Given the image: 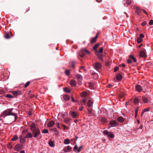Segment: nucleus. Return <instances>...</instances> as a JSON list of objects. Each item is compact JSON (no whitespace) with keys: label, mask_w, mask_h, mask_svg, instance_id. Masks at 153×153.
I'll return each mask as SVG.
<instances>
[{"label":"nucleus","mask_w":153,"mask_h":153,"mask_svg":"<svg viewBox=\"0 0 153 153\" xmlns=\"http://www.w3.org/2000/svg\"><path fill=\"white\" fill-rule=\"evenodd\" d=\"M30 129L32 131V133L34 138L37 137L39 135L41 134L39 129L36 127L34 123H32L30 126Z\"/></svg>","instance_id":"f257e3e1"},{"label":"nucleus","mask_w":153,"mask_h":153,"mask_svg":"<svg viewBox=\"0 0 153 153\" xmlns=\"http://www.w3.org/2000/svg\"><path fill=\"white\" fill-rule=\"evenodd\" d=\"M13 109L10 108L7 109L4 111L1 114V116L5 118L6 116L9 115H13L14 116L15 118V120L17 118L16 114L12 112Z\"/></svg>","instance_id":"f03ea898"},{"label":"nucleus","mask_w":153,"mask_h":153,"mask_svg":"<svg viewBox=\"0 0 153 153\" xmlns=\"http://www.w3.org/2000/svg\"><path fill=\"white\" fill-rule=\"evenodd\" d=\"M86 53L89 54L90 52L86 49H82L79 51L78 53V55L79 56L83 57L84 56Z\"/></svg>","instance_id":"7ed1b4c3"},{"label":"nucleus","mask_w":153,"mask_h":153,"mask_svg":"<svg viewBox=\"0 0 153 153\" xmlns=\"http://www.w3.org/2000/svg\"><path fill=\"white\" fill-rule=\"evenodd\" d=\"M134 9L135 10L136 13L138 15H141V13H142V9L137 6H134Z\"/></svg>","instance_id":"20e7f679"},{"label":"nucleus","mask_w":153,"mask_h":153,"mask_svg":"<svg viewBox=\"0 0 153 153\" xmlns=\"http://www.w3.org/2000/svg\"><path fill=\"white\" fill-rule=\"evenodd\" d=\"M103 134L104 135H107L108 137L113 138L114 137V135L111 132H109L107 130L104 131Z\"/></svg>","instance_id":"39448f33"},{"label":"nucleus","mask_w":153,"mask_h":153,"mask_svg":"<svg viewBox=\"0 0 153 153\" xmlns=\"http://www.w3.org/2000/svg\"><path fill=\"white\" fill-rule=\"evenodd\" d=\"M12 92L14 96L15 97H17L18 96L22 94L21 91H13Z\"/></svg>","instance_id":"423d86ee"},{"label":"nucleus","mask_w":153,"mask_h":153,"mask_svg":"<svg viewBox=\"0 0 153 153\" xmlns=\"http://www.w3.org/2000/svg\"><path fill=\"white\" fill-rule=\"evenodd\" d=\"M102 65L99 62H96L95 65H94V67L97 70L100 69Z\"/></svg>","instance_id":"0eeeda50"},{"label":"nucleus","mask_w":153,"mask_h":153,"mask_svg":"<svg viewBox=\"0 0 153 153\" xmlns=\"http://www.w3.org/2000/svg\"><path fill=\"white\" fill-rule=\"evenodd\" d=\"M145 50H142L140 52V55L142 57L146 58L147 57V55L146 53Z\"/></svg>","instance_id":"6e6552de"},{"label":"nucleus","mask_w":153,"mask_h":153,"mask_svg":"<svg viewBox=\"0 0 153 153\" xmlns=\"http://www.w3.org/2000/svg\"><path fill=\"white\" fill-rule=\"evenodd\" d=\"M109 124L110 127L116 126L118 125L117 123L115 120L110 121L109 122Z\"/></svg>","instance_id":"1a4fd4ad"},{"label":"nucleus","mask_w":153,"mask_h":153,"mask_svg":"<svg viewBox=\"0 0 153 153\" xmlns=\"http://www.w3.org/2000/svg\"><path fill=\"white\" fill-rule=\"evenodd\" d=\"M22 149V145L18 144L16 145L15 147V150L19 151Z\"/></svg>","instance_id":"9d476101"},{"label":"nucleus","mask_w":153,"mask_h":153,"mask_svg":"<svg viewBox=\"0 0 153 153\" xmlns=\"http://www.w3.org/2000/svg\"><path fill=\"white\" fill-rule=\"evenodd\" d=\"M95 54L97 56L98 58L102 61H103V55L101 54H99L98 52L95 53Z\"/></svg>","instance_id":"9b49d317"},{"label":"nucleus","mask_w":153,"mask_h":153,"mask_svg":"<svg viewBox=\"0 0 153 153\" xmlns=\"http://www.w3.org/2000/svg\"><path fill=\"white\" fill-rule=\"evenodd\" d=\"M72 150V147L69 146H67V147L64 149V152H70Z\"/></svg>","instance_id":"f8f14e48"},{"label":"nucleus","mask_w":153,"mask_h":153,"mask_svg":"<svg viewBox=\"0 0 153 153\" xmlns=\"http://www.w3.org/2000/svg\"><path fill=\"white\" fill-rule=\"evenodd\" d=\"M124 1V5L127 6L130 5L131 2V0H123Z\"/></svg>","instance_id":"ddd939ff"},{"label":"nucleus","mask_w":153,"mask_h":153,"mask_svg":"<svg viewBox=\"0 0 153 153\" xmlns=\"http://www.w3.org/2000/svg\"><path fill=\"white\" fill-rule=\"evenodd\" d=\"M136 89L138 92L142 91V87L140 85H137L135 87Z\"/></svg>","instance_id":"4468645a"},{"label":"nucleus","mask_w":153,"mask_h":153,"mask_svg":"<svg viewBox=\"0 0 153 153\" xmlns=\"http://www.w3.org/2000/svg\"><path fill=\"white\" fill-rule=\"evenodd\" d=\"M55 124V122L53 121H50L48 125V126L49 127H52Z\"/></svg>","instance_id":"2eb2a0df"},{"label":"nucleus","mask_w":153,"mask_h":153,"mask_svg":"<svg viewBox=\"0 0 153 153\" xmlns=\"http://www.w3.org/2000/svg\"><path fill=\"white\" fill-rule=\"evenodd\" d=\"M70 84L72 86L74 87L76 85V82L75 80H72L70 81Z\"/></svg>","instance_id":"dca6fc26"},{"label":"nucleus","mask_w":153,"mask_h":153,"mask_svg":"<svg viewBox=\"0 0 153 153\" xmlns=\"http://www.w3.org/2000/svg\"><path fill=\"white\" fill-rule=\"evenodd\" d=\"M100 45L99 44H96L95 46L93 47V49L95 51V53H97V52H98L97 50V48L99 47Z\"/></svg>","instance_id":"f3484780"},{"label":"nucleus","mask_w":153,"mask_h":153,"mask_svg":"<svg viewBox=\"0 0 153 153\" xmlns=\"http://www.w3.org/2000/svg\"><path fill=\"white\" fill-rule=\"evenodd\" d=\"M97 35L95 37L91 39V43H94L97 40Z\"/></svg>","instance_id":"a211bd4d"},{"label":"nucleus","mask_w":153,"mask_h":153,"mask_svg":"<svg viewBox=\"0 0 153 153\" xmlns=\"http://www.w3.org/2000/svg\"><path fill=\"white\" fill-rule=\"evenodd\" d=\"M117 79L118 80H120L122 78V76L120 74H117L116 76Z\"/></svg>","instance_id":"6ab92c4d"},{"label":"nucleus","mask_w":153,"mask_h":153,"mask_svg":"<svg viewBox=\"0 0 153 153\" xmlns=\"http://www.w3.org/2000/svg\"><path fill=\"white\" fill-rule=\"evenodd\" d=\"M33 137L32 133V134L30 132H28L27 134L26 135V137L29 138H31Z\"/></svg>","instance_id":"aec40b11"},{"label":"nucleus","mask_w":153,"mask_h":153,"mask_svg":"<svg viewBox=\"0 0 153 153\" xmlns=\"http://www.w3.org/2000/svg\"><path fill=\"white\" fill-rule=\"evenodd\" d=\"M71 114L73 118H75L77 116V114L74 111H72Z\"/></svg>","instance_id":"412c9836"},{"label":"nucleus","mask_w":153,"mask_h":153,"mask_svg":"<svg viewBox=\"0 0 153 153\" xmlns=\"http://www.w3.org/2000/svg\"><path fill=\"white\" fill-rule=\"evenodd\" d=\"M129 58L130 59L132 60L134 62H135L137 61L136 59L133 55H130Z\"/></svg>","instance_id":"4be33fe9"},{"label":"nucleus","mask_w":153,"mask_h":153,"mask_svg":"<svg viewBox=\"0 0 153 153\" xmlns=\"http://www.w3.org/2000/svg\"><path fill=\"white\" fill-rule=\"evenodd\" d=\"M117 119L118 121L121 122H123L124 120V118L121 117H118Z\"/></svg>","instance_id":"5701e85b"},{"label":"nucleus","mask_w":153,"mask_h":153,"mask_svg":"<svg viewBox=\"0 0 153 153\" xmlns=\"http://www.w3.org/2000/svg\"><path fill=\"white\" fill-rule=\"evenodd\" d=\"M25 141V140L24 138H22V136H21L20 137V142L21 143H24Z\"/></svg>","instance_id":"b1692460"},{"label":"nucleus","mask_w":153,"mask_h":153,"mask_svg":"<svg viewBox=\"0 0 153 153\" xmlns=\"http://www.w3.org/2000/svg\"><path fill=\"white\" fill-rule=\"evenodd\" d=\"M63 98L65 100L67 101L69 99L70 97L68 95H64L63 96Z\"/></svg>","instance_id":"393cba45"},{"label":"nucleus","mask_w":153,"mask_h":153,"mask_svg":"<svg viewBox=\"0 0 153 153\" xmlns=\"http://www.w3.org/2000/svg\"><path fill=\"white\" fill-rule=\"evenodd\" d=\"M70 143L69 140L68 139H65L64 141V144H68Z\"/></svg>","instance_id":"a878e982"},{"label":"nucleus","mask_w":153,"mask_h":153,"mask_svg":"<svg viewBox=\"0 0 153 153\" xmlns=\"http://www.w3.org/2000/svg\"><path fill=\"white\" fill-rule=\"evenodd\" d=\"M76 77L78 79V80L81 81L82 79V76L79 74H77L76 75Z\"/></svg>","instance_id":"bb28decb"},{"label":"nucleus","mask_w":153,"mask_h":153,"mask_svg":"<svg viewBox=\"0 0 153 153\" xmlns=\"http://www.w3.org/2000/svg\"><path fill=\"white\" fill-rule=\"evenodd\" d=\"M48 144L50 146L52 147H53L55 146V145L53 142L52 141H50L48 143Z\"/></svg>","instance_id":"cd10ccee"},{"label":"nucleus","mask_w":153,"mask_h":153,"mask_svg":"<svg viewBox=\"0 0 153 153\" xmlns=\"http://www.w3.org/2000/svg\"><path fill=\"white\" fill-rule=\"evenodd\" d=\"M143 40L142 38L139 37H138L137 39V41L138 43H140L141 42H142Z\"/></svg>","instance_id":"c85d7f7f"},{"label":"nucleus","mask_w":153,"mask_h":153,"mask_svg":"<svg viewBox=\"0 0 153 153\" xmlns=\"http://www.w3.org/2000/svg\"><path fill=\"white\" fill-rule=\"evenodd\" d=\"M142 99L144 101V103H147L148 102V99L145 97H143Z\"/></svg>","instance_id":"c756f323"},{"label":"nucleus","mask_w":153,"mask_h":153,"mask_svg":"<svg viewBox=\"0 0 153 153\" xmlns=\"http://www.w3.org/2000/svg\"><path fill=\"white\" fill-rule=\"evenodd\" d=\"M18 139V137L17 136L15 135L11 139V141H16Z\"/></svg>","instance_id":"7c9ffc66"},{"label":"nucleus","mask_w":153,"mask_h":153,"mask_svg":"<svg viewBox=\"0 0 153 153\" xmlns=\"http://www.w3.org/2000/svg\"><path fill=\"white\" fill-rule=\"evenodd\" d=\"M93 104V102L91 100H89L88 102V106L90 107Z\"/></svg>","instance_id":"2f4dec72"},{"label":"nucleus","mask_w":153,"mask_h":153,"mask_svg":"<svg viewBox=\"0 0 153 153\" xmlns=\"http://www.w3.org/2000/svg\"><path fill=\"white\" fill-rule=\"evenodd\" d=\"M87 95V93L86 92H83L82 93L81 96L82 97H85Z\"/></svg>","instance_id":"473e14b6"},{"label":"nucleus","mask_w":153,"mask_h":153,"mask_svg":"<svg viewBox=\"0 0 153 153\" xmlns=\"http://www.w3.org/2000/svg\"><path fill=\"white\" fill-rule=\"evenodd\" d=\"M89 86L90 87V88H91V89H92L94 88L93 87H94V85L93 83L91 82L89 83Z\"/></svg>","instance_id":"72a5a7b5"},{"label":"nucleus","mask_w":153,"mask_h":153,"mask_svg":"<svg viewBox=\"0 0 153 153\" xmlns=\"http://www.w3.org/2000/svg\"><path fill=\"white\" fill-rule=\"evenodd\" d=\"M82 147H83V146H80V147L79 148H78V149H77V150H76V151H77V152H80L81 151V149H82Z\"/></svg>","instance_id":"f704fd0d"},{"label":"nucleus","mask_w":153,"mask_h":153,"mask_svg":"<svg viewBox=\"0 0 153 153\" xmlns=\"http://www.w3.org/2000/svg\"><path fill=\"white\" fill-rule=\"evenodd\" d=\"M134 102L136 104H138L139 103V100L137 98H135L134 100Z\"/></svg>","instance_id":"c9c22d12"},{"label":"nucleus","mask_w":153,"mask_h":153,"mask_svg":"<svg viewBox=\"0 0 153 153\" xmlns=\"http://www.w3.org/2000/svg\"><path fill=\"white\" fill-rule=\"evenodd\" d=\"M65 74L66 75L68 76L70 74V70H66L65 71Z\"/></svg>","instance_id":"e433bc0d"},{"label":"nucleus","mask_w":153,"mask_h":153,"mask_svg":"<svg viewBox=\"0 0 153 153\" xmlns=\"http://www.w3.org/2000/svg\"><path fill=\"white\" fill-rule=\"evenodd\" d=\"M48 132V131L47 129H44L42 131V132L43 133H47Z\"/></svg>","instance_id":"4c0bfd02"},{"label":"nucleus","mask_w":153,"mask_h":153,"mask_svg":"<svg viewBox=\"0 0 153 153\" xmlns=\"http://www.w3.org/2000/svg\"><path fill=\"white\" fill-rule=\"evenodd\" d=\"M4 37L5 38L7 39H8L10 38V36L9 34L8 33H6L4 35Z\"/></svg>","instance_id":"58836bf2"},{"label":"nucleus","mask_w":153,"mask_h":153,"mask_svg":"<svg viewBox=\"0 0 153 153\" xmlns=\"http://www.w3.org/2000/svg\"><path fill=\"white\" fill-rule=\"evenodd\" d=\"M30 83V82L29 81H28L26 83L25 85L24 86V87L25 88L27 87L29 85Z\"/></svg>","instance_id":"ea45409f"},{"label":"nucleus","mask_w":153,"mask_h":153,"mask_svg":"<svg viewBox=\"0 0 153 153\" xmlns=\"http://www.w3.org/2000/svg\"><path fill=\"white\" fill-rule=\"evenodd\" d=\"M6 97H7L10 98H13V97L11 94H7L6 95Z\"/></svg>","instance_id":"a19ab883"},{"label":"nucleus","mask_w":153,"mask_h":153,"mask_svg":"<svg viewBox=\"0 0 153 153\" xmlns=\"http://www.w3.org/2000/svg\"><path fill=\"white\" fill-rule=\"evenodd\" d=\"M101 121H102L103 122H105L107 121L105 117H102L101 118Z\"/></svg>","instance_id":"79ce46f5"},{"label":"nucleus","mask_w":153,"mask_h":153,"mask_svg":"<svg viewBox=\"0 0 153 153\" xmlns=\"http://www.w3.org/2000/svg\"><path fill=\"white\" fill-rule=\"evenodd\" d=\"M87 100L86 98L83 99L82 100V102L83 103L84 105H86V101Z\"/></svg>","instance_id":"37998d69"},{"label":"nucleus","mask_w":153,"mask_h":153,"mask_svg":"<svg viewBox=\"0 0 153 153\" xmlns=\"http://www.w3.org/2000/svg\"><path fill=\"white\" fill-rule=\"evenodd\" d=\"M65 91L68 93H69L70 92V90L67 88H65L64 89Z\"/></svg>","instance_id":"c03bdc74"},{"label":"nucleus","mask_w":153,"mask_h":153,"mask_svg":"<svg viewBox=\"0 0 153 153\" xmlns=\"http://www.w3.org/2000/svg\"><path fill=\"white\" fill-rule=\"evenodd\" d=\"M77 149H78L77 146V145H76L74 146L73 150L74 151L76 152L75 150L76 149L77 150Z\"/></svg>","instance_id":"a18cd8bd"},{"label":"nucleus","mask_w":153,"mask_h":153,"mask_svg":"<svg viewBox=\"0 0 153 153\" xmlns=\"http://www.w3.org/2000/svg\"><path fill=\"white\" fill-rule=\"evenodd\" d=\"M103 48L102 47L99 50V52L100 53H102L103 52Z\"/></svg>","instance_id":"49530a36"},{"label":"nucleus","mask_w":153,"mask_h":153,"mask_svg":"<svg viewBox=\"0 0 153 153\" xmlns=\"http://www.w3.org/2000/svg\"><path fill=\"white\" fill-rule=\"evenodd\" d=\"M149 24L150 25H153V20H151L149 22Z\"/></svg>","instance_id":"de8ad7c7"},{"label":"nucleus","mask_w":153,"mask_h":153,"mask_svg":"<svg viewBox=\"0 0 153 153\" xmlns=\"http://www.w3.org/2000/svg\"><path fill=\"white\" fill-rule=\"evenodd\" d=\"M119 69V67H115L114 69V72H116Z\"/></svg>","instance_id":"09e8293b"},{"label":"nucleus","mask_w":153,"mask_h":153,"mask_svg":"<svg viewBox=\"0 0 153 153\" xmlns=\"http://www.w3.org/2000/svg\"><path fill=\"white\" fill-rule=\"evenodd\" d=\"M139 36V37H140L142 39V38H143L144 37V35L143 33H141L140 35Z\"/></svg>","instance_id":"8fccbe9b"},{"label":"nucleus","mask_w":153,"mask_h":153,"mask_svg":"<svg viewBox=\"0 0 153 153\" xmlns=\"http://www.w3.org/2000/svg\"><path fill=\"white\" fill-rule=\"evenodd\" d=\"M7 147L10 149H11L12 148V146L10 143H8L7 145Z\"/></svg>","instance_id":"3c124183"},{"label":"nucleus","mask_w":153,"mask_h":153,"mask_svg":"<svg viewBox=\"0 0 153 153\" xmlns=\"http://www.w3.org/2000/svg\"><path fill=\"white\" fill-rule=\"evenodd\" d=\"M62 126L63 127L64 129H67L68 128L67 126L64 125H62Z\"/></svg>","instance_id":"603ef678"},{"label":"nucleus","mask_w":153,"mask_h":153,"mask_svg":"<svg viewBox=\"0 0 153 153\" xmlns=\"http://www.w3.org/2000/svg\"><path fill=\"white\" fill-rule=\"evenodd\" d=\"M149 109L148 108H146L143 111V112H146V111H149Z\"/></svg>","instance_id":"864d4df0"},{"label":"nucleus","mask_w":153,"mask_h":153,"mask_svg":"<svg viewBox=\"0 0 153 153\" xmlns=\"http://www.w3.org/2000/svg\"><path fill=\"white\" fill-rule=\"evenodd\" d=\"M146 22L144 21L143 22V23H142L141 25L142 26H144L145 25H146Z\"/></svg>","instance_id":"5fc2aeb1"},{"label":"nucleus","mask_w":153,"mask_h":153,"mask_svg":"<svg viewBox=\"0 0 153 153\" xmlns=\"http://www.w3.org/2000/svg\"><path fill=\"white\" fill-rule=\"evenodd\" d=\"M142 11H143V12L145 13V14H146L148 15V13H147V12H146V11L144 10V9H142Z\"/></svg>","instance_id":"6e6d98bb"},{"label":"nucleus","mask_w":153,"mask_h":153,"mask_svg":"<svg viewBox=\"0 0 153 153\" xmlns=\"http://www.w3.org/2000/svg\"><path fill=\"white\" fill-rule=\"evenodd\" d=\"M127 62L128 63H131L132 62V61L130 59H128Z\"/></svg>","instance_id":"4d7b16f0"},{"label":"nucleus","mask_w":153,"mask_h":153,"mask_svg":"<svg viewBox=\"0 0 153 153\" xmlns=\"http://www.w3.org/2000/svg\"><path fill=\"white\" fill-rule=\"evenodd\" d=\"M80 69H83L84 71H85V70L84 69V67L83 66H82L80 67Z\"/></svg>","instance_id":"13d9d810"},{"label":"nucleus","mask_w":153,"mask_h":153,"mask_svg":"<svg viewBox=\"0 0 153 153\" xmlns=\"http://www.w3.org/2000/svg\"><path fill=\"white\" fill-rule=\"evenodd\" d=\"M70 119H68L66 120L65 121V122L67 123H68V122L70 121Z\"/></svg>","instance_id":"bf43d9fd"},{"label":"nucleus","mask_w":153,"mask_h":153,"mask_svg":"<svg viewBox=\"0 0 153 153\" xmlns=\"http://www.w3.org/2000/svg\"><path fill=\"white\" fill-rule=\"evenodd\" d=\"M83 107L82 106L79 108V110L80 111H81L83 109Z\"/></svg>","instance_id":"052dcab7"},{"label":"nucleus","mask_w":153,"mask_h":153,"mask_svg":"<svg viewBox=\"0 0 153 153\" xmlns=\"http://www.w3.org/2000/svg\"><path fill=\"white\" fill-rule=\"evenodd\" d=\"M35 97V95H34L32 94L30 95V97L32 98Z\"/></svg>","instance_id":"680f3d73"},{"label":"nucleus","mask_w":153,"mask_h":153,"mask_svg":"<svg viewBox=\"0 0 153 153\" xmlns=\"http://www.w3.org/2000/svg\"><path fill=\"white\" fill-rule=\"evenodd\" d=\"M72 101L73 102H75L74 99L73 97H72Z\"/></svg>","instance_id":"e2e57ef3"},{"label":"nucleus","mask_w":153,"mask_h":153,"mask_svg":"<svg viewBox=\"0 0 153 153\" xmlns=\"http://www.w3.org/2000/svg\"><path fill=\"white\" fill-rule=\"evenodd\" d=\"M143 126H140L139 127V129H141L142 128H143Z\"/></svg>","instance_id":"0e129e2a"},{"label":"nucleus","mask_w":153,"mask_h":153,"mask_svg":"<svg viewBox=\"0 0 153 153\" xmlns=\"http://www.w3.org/2000/svg\"><path fill=\"white\" fill-rule=\"evenodd\" d=\"M28 114L30 115H30H31L32 114V113L30 112H29L28 113Z\"/></svg>","instance_id":"69168bd1"},{"label":"nucleus","mask_w":153,"mask_h":153,"mask_svg":"<svg viewBox=\"0 0 153 153\" xmlns=\"http://www.w3.org/2000/svg\"><path fill=\"white\" fill-rule=\"evenodd\" d=\"M111 86H112L111 85V84H109L108 86V88H110Z\"/></svg>","instance_id":"338daca9"},{"label":"nucleus","mask_w":153,"mask_h":153,"mask_svg":"<svg viewBox=\"0 0 153 153\" xmlns=\"http://www.w3.org/2000/svg\"><path fill=\"white\" fill-rule=\"evenodd\" d=\"M20 153H25V152L24 151L22 150V151H21Z\"/></svg>","instance_id":"774afa93"}]
</instances>
